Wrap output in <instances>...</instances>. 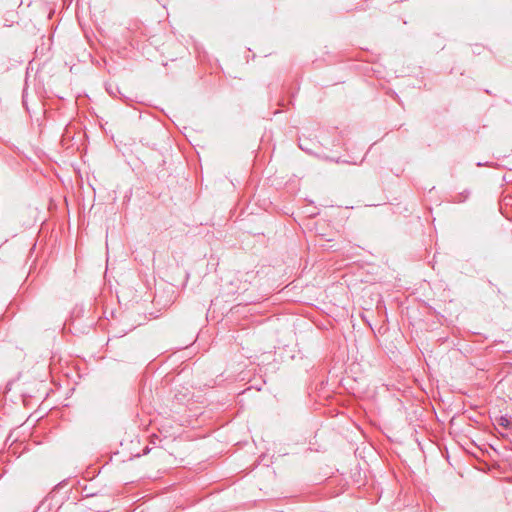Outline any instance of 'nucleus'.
Segmentation results:
<instances>
[{
    "mask_svg": "<svg viewBox=\"0 0 512 512\" xmlns=\"http://www.w3.org/2000/svg\"><path fill=\"white\" fill-rule=\"evenodd\" d=\"M511 424V420L506 416H501L499 419V425L508 428Z\"/></svg>",
    "mask_w": 512,
    "mask_h": 512,
    "instance_id": "1",
    "label": "nucleus"
}]
</instances>
